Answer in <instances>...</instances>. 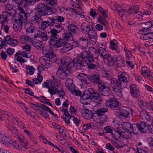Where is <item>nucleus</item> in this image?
I'll list each match as a JSON object with an SVG mask.
<instances>
[{"label":"nucleus","instance_id":"obj_54","mask_svg":"<svg viewBox=\"0 0 153 153\" xmlns=\"http://www.w3.org/2000/svg\"><path fill=\"white\" fill-rule=\"evenodd\" d=\"M0 135L9 143L12 141V138L4 131H2L0 132Z\"/></svg>","mask_w":153,"mask_h":153},{"label":"nucleus","instance_id":"obj_51","mask_svg":"<svg viewBox=\"0 0 153 153\" xmlns=\"http://www.w3.org/2000/svg\"><path fill=\"white\" fill-rule=\"evenodd\" d=\"M100 76L98 74H96L93 75L91 77V82H93L94 83H97L99 84L100 82Z\"/></svg>","mask_w":153,"mask_h":153},{"label":"nucleus","instance_id":"obj_41","mask_svg":"<svg viewBox=\"0 0 153 153\" xmlns=\"http://www.w3.org/2000/svg\"><path fill=\"white\" fill-rule=\"evenodd\" d=\"M32 43L34 46L38 50H41L44 47L43 46L42 42L38 40L34 39L33 41L32 40Z\"/></svg>","mask_w":153,"mask_h":153},{"label":"nucleus","instance_id":"obj_1","mask_svg":"<svg viewBox=\"0 0 153 153\" xmlns=\"http://www.w3.org/2000/svg\"><path fill=\"white\" fill-rule=\"evenodd\" d=\"M57 0H44L43 4L39 3L37 5V8L35 10V15L31 18L33 22H38L41 19L40 17L43 13L46 15H51L52 13L51 8L57 3Z\"/></svg>","mask_w":153,"mask_h":153},{"label":"nucleus","instance_id":"obj_59","mask_svg":"<svg viewBox=\"0 0 153 153\" xmlns=\"http://www.w3.org/2000/svg\"><path fill=\"white\" fill-rule=\"evenodd\" d=\"M68 101L66 100L65 102L63 103L62 106L60 108V109L62 113L63 111H62V109L64 111H66V112H68Z\"/></svg>","mask_w":153,"mask_h":153},{"label":"nucleus","instance_id":"obj_6","mask_svg":"<svg viewBox=\"0 0 153 153\" xmlns=\"http://www.w3.org/2000/svg\"><path fill=\"white\" fill-rule=\"evenodd\" d=\"M110 82L116 97L118 98L122 97V86L121 82L115 78L111 79Z\"/></svg>","mask_w":153,"mask_h":153},{"label":"nucleus","instance_id":"obj_21","mask_svg":"<svg viewBox=\"0 0 153 153\" xmlns=\"http://www.w3.org/2000/svg\"><path fill=\"white\" fill-rule=\"evenodd\" d=\"M13 18L7 12H3L0 15V24H3L5 22H8L10 20H12Z\"/></svg>","mask_w":153,"mask_h":153},{"label":"nucleus","instance_id":"obj_38","mask_svg":"<svg viewBox=\"0 0 153 153\" xmlns=\"http://www.w3.org/2000/svg\"><path fill=\"white\" fill-rule=\"evenodd\" d=\"M126 10V12L128 13L129 14H135L139 10V7L138 5H135L130 7L128 10Z\"/></svg>","mask_w":153,"mask_h":153},{"label":"nucleus","instance_id":"obj_19","mask_svg":"<svg viewBox=\"0 0 153 153\" xmlns=\"http://www.w3.org/2000/svg\"><path fill=\"white\" fill-rule=\"evenodd\" d=\"M141 74L145 77H148L153 81V73H150L149 69L146 66H143L141 68Z\"/></svg>","mask_w":153,"mask_h":153},{"label":"nucleus","instance_id":"obj_62","mask_svg":"<svg viewBox=\"0 0 153 153\" xmlns=\"http://www.w3.org/2000/svg\"><path fill=\"white\" fill-rule=\"evenodd\" d=\"M98 9L104 17L106 18L108 17V13L106 10L100 6L98 7Z\"/></svg>","mask_w":153,"mask_h":153},{"label":"nucleus","instance_id":"obj_8","mask_svg":"<svg viewBox=\"0 0 153 153\" xmlns=\"http://www.w3.org/2000/svg\"><path fill=\"white\" fill-rule=\"evenodd\" d=\"M77 57L79 59L84 62L86 64H88V62H92L94 61L93 57L89 56L87 51H84L80 53L77 55Z\"/></svg>","mask_w":153,"mask_h":153},{"label":"nucleus","instance_id":"obj_31","mask_svg":"<svg viewBox=\"0 0 153 153\" xmlns=\"http://www.w3.org/2000/svg\"><path fill=\"white\" fill-rule=\"evenodd\" d=\"M140 115L142 119L144 120L149 121L150 117L148 113L145 110L142 109L139 112Z\"/></svg>","mask_w":153,"mask_h":153},{"label":"nucleus","instance_id":"obj_26","mask_svg":"<svg viewBox=\"0 0 153 153\" xmlns=\"http://www.w3.org/2000/svg\"><path fill=\"white\" fill-rule=\"evenodd\" d=\"M101 97L100 94L97 92H94L93 88V92H91L90 99L94 102L99 103L101 100Z\"/></svg>","mask_w":153,"mask_h":153},{"label":"nucleus","instance_id":"obj_34","mask_svg":"<svg viewBox=\"0 0 153 153\" xmlns=\"http://www.w3.org/2000/svg\"><path fill=\"white\" fill-rule=\"evenodd\" d=\"M111 142L113 145L117 149L123 147L124 145V143L122 140H119L116 138L114 140H111Z\"/></svg>","mask_w":153,"mask_h":153},{"label":"nucleus","instance_id":"obj_57","mask_svg":"<svg viewBox=\"0 0 153 153\" xmlns=\"http://www.w3.org/2000/svg\"><path fill=\"white\" fill-rule=\"evenodd\" d=\"M63 85L61 83L58 84L54 83V87L53 88V90L55 91V93L54 95L56 93L57 91L60 90H62L63 89Z\"/></svg>","mask_w":153,"mask_h":153},{"label":"nucleus","instance_id":"obj_44","mask_svg":"<svg viewBox=\"0 0 153 153\" xmlns=\"http://www.w3.org/2000/svg\"><path fill=\"white\" fill-rule=\"evenodd\" d=\"M98 53L100 54L101 56L104 59H105L107 57L109 54L107 51L105 49L102 47H100L98 49Z\"/></svg>","mask_w":153,"mask_h":153},{"label":"nucleus","instance_id":"obj_13","mask_svg":"<svg viewBox=\"0 0 153 153\" xmlns=\"http://www.w3.org/2000/svg\"><path fill=\"white\" fill-rule=\"evenodd\" d=\"M146 31H143L139 30V34H141L140 38L141 39L143 40H149V39H152L153 40V32H149Z\"/></svg>","mask_w":153,"mask_h":153},{"label":"nucleus","instance_id":"obj_58","mask_svg":"<svg viewBox=\"0 0 153 153\" xmlns=\"http://www.w3.org/2000/svg\"><path fill=\"white\" fill-rule=\"evenodd\" d=\"M105 59H107L108 61V64L110 66H112L114 64L115 61L114 58L111 55H109V54Z\"/></svg>","mask_w":153,"mask_h":153},{"label":"nucleus","instance_id":"obj_42","mask_svg":"<svg viewBox=\"0 0 153 153\" xmlns=\"http://www.w3.org/2000/svg\"><path fill=\"white\" fill-rule=\"evenodd\" d=\"M86 65L84 62L78 59L76 60L75 64L74 63V66L77 70H80L82 67L86 66Z\"/></svg>","mask_w":153,"mask_h":153},{"label":"nucleus","instance_id":"obj_55","mask_svg":"<svg viewBox=\"0 0 153 153\" xmlns=\"http://www.w3.org/2000/svg\"><path fill=\"white\" fill-rule=\"evenodd\" d=\"M50 146L55 148L59 152H61V153H66L65 149L59 145L57 146L52 143Z\"/></svg>","mask_w":153,"mask_h":153},{"label":"nucleus","instance_id":"obj_11","mask_svg":"<svg viewBox=\"0 0 153 153\" xmlns=\"http://www.w3.org/2000/svg\"><path fill=\"white\" fill-rule=\"evenodd\" d=\"M51 33V42H49V45L50 47L51 48V45L54 44H56V43L60 41V37L59 35L57 34V32L56 31L53 29L51 30L50 31Z\"/></svg>","mask_w":153,"mask_h":153},{"label":"nucleus","instance_id":"obj_35","mask_svg":"<svg viewBox=\"0 0 153 153\" xmlns=\"http://www.w3.org/2000/svg\"><path fill=\"white\" fill-rule=\"evenodd\" d=\"M11 122L12 123H14L16 125H17L20 128L23 129L26 128L25 124L18 118L12 117V119Z\"/></svg>","mask_w":153,"mask_h":153},{"label":"nucleus","instance_id":"obj_14","mask_svg":"<svg viewBox=\"0 0 153 153\" xmlns=\"http://www.w3.org/2000/svg\"><path fill=\"white\" fill-rule=\"evenodd\" d=\"M27 20L19 18V19L15 21L13 25V28L15 32H20L22 28V24Z\"/></svg>","mask_w":153,"mask_h":153},{"label":"nucleus","instance_id":"obj_22","mask_svg":"<svg viewBox=\"0 0 153 153\" xmlns=\"http://www.w3.org/2000/svg\"><path fill=\"white\" fill-rule=\"evenodd\" d=\"M82 115L85 119L87 120H90L91 118L93 119L94 116L92 111L87 109H83L81 111Z\"/></svg>","mask_w":153,"mask_h":153},{"label":"nucleus","instance_id":"obj_23","mask_svg":"<svg viewBox=\"0 0 153 153\" xmlns=\"http://www.w3.org/2000/svg\"><path fill=\"white\" fill-rule=\"evenodd\" d=\"M105 104L107 106L114 108L119 106V102L115 98H111L106 102Z\"/></svg>","mask_w":153,"mask_h":153},{"label":"nucleus","instance_id":"obj_61","mask_svg":"<svg viewBox=\"0 0 153 153\" xmlns=\"http://www.w3.org/2000/svg\"><path fill=\"white\" fill-rule=\"evenodd\" d=\"M39 138L42 139L44 144H48L50 145L52 143L50 141L48 140L46 137L43 134H40L39 136Z\"/></svg>","mask_w":153,"mask_h":153},{"label":"nucleus","instance_id":"obj_16","mask_svg":"<svg viewBox=\"0 0 153 153\" xmlns=\"http://www.w3.org/2000/svg\"><path fill=\"white\" fill-rule=\"evenodd\" d=\"M69 69H66V68L62 67V66L59 67L56 72L57 76L62 79H64L66 78L67 74L66 71L68 70Z\"/></svg>","mask_w":153,"mask_h":153},{"label":"nucleus","instance_id":"obj_30","mask_svg":"<svg viewBox=\"0 0 153 153\" xmlns=\"http://www.w3.org/2000/svg\"><path fill=\"white\" fill-rule=\"evenodd\" d=\"M70 3L72 7L75 8L76 11L80 13H82L84 12V10L82 9V7L79 4L76 3L72 0L70 1Z\"/></svg>","mask_w":153,"mask_h":153},{"label":"nucleus","instance_id":"obj_10","mask_svg":"<svg viewBox=\"0 0 153 153\" xmlns=\"http://www.w3.org/2000/svg\"><path fill=\"white\" fill-rule=\"evenodd\" d=\"M42 87L44 88H47L48 92L51 95H54L55 93L53 90L54 83L51 79H47L42 83Z\"/></svg>","mask_w":153,"mask_h":153},{"label":"nucleus","instance_id":"obj_63","mask_svg":"<svg viewBox=\"0 0 153 153\" xmlns=\"http://www.w3.org/2000/svg\"><path fill=\"white\" fill-rule=\"evenodd\" d=\"M9 143L13 145L14 148L16 149L19 150H22V148L20 147L19 144L17 143L16 141L15 140L13 141L12 140V141H10Z\"/></svg>","mask_w":153,"mask_h":153},{"label":"nucleus","instance_id":"obj_27","mask_svg":"<svg viewBox=\"0 0 153 153\" xmlns=\"http://www.w3.org/2000/svg\"><path fill=\"white\" fill-rule=\"evenodd\" d=\"M78 78L82 83L86 85L89 84L91 82V80L88 78V76L84 73L79 74Z\"/></svg>","mask_w":153,"mask_h":153},{"label":"nucleus","instance_id":"obj_3","mask_svg":"<svg viewBox=\"0 0 153 153\" xmlns=\"http://www.w3.org/2000/svg\"><path fill=\"white\" fill-rule=\"evenodd\" d=\"M25 27L26 28V31L27 35L33 36L35 38H39L42 41H46L48 39V36L45 33L37 31V33H35L37 30L32 23H25Z\"/></svg>","mask_w":153,"mask_h":153},{"label":"nucleus","instance_id":"obj_40","mask_svg":"<svg viewBox=\"0 0 153 153\" xmlns=\"http://www.w3.org/2000/svg\"><path fill=\"white\" fill-rule=\"evenodd\" d=\"M143 23L145 24V26L142 28L140 30L144 31L145 30L146 31H148L149 30V32H153V30H152V28L151 27L152 26V23L151 21H149L147 22Z\"/></svg>","mask_w":153,"mask_h":153},{"label":"nucleus","instance_id":"obj_17","mask_svg":"<svg viewBox=\"0 0 153 153\" xmlns=\"http://www.w3.org/2000/svg\"><path fill=\"white\" fill-rule=\"evenodd\" d=\"M39 61L42 65L46 68H50L52 65V62L45 57H41Z\"/></svg>","mask_w":153,"mask_h":153},{"label":"nucleus","instance_id":"obj_29","mask_svg":"<svg viewBox=\"0 0 153 153\" xmlns=\"http://www.w3.org/2000/svg\"><path fill=\"white\" fill-rule=\"evenodd\" d=\"M129 75L126 72H122L118 76L119 81L120 82H121L124 83H126L129 80Z\"/></svg>","mask_w":153,"mask_h":153},{"label":"nucleus","instance_id":"obj_56","mask_svg":"<svg viewBox=\"0 0 153 153\" xmlns=\"http://www.w3.org/2000/svg\"><path fill=\"white\" fill-rule=\"evenodd\" d=\"M30 105L38 113V112L42 110V108L38 104L30 103Z\"/></svg>","mask_w":153,"mask_h":153},{"label":"nucleus","instance_id":"obj_32","mask_svg":"<svg viewBox=\"0 0 153 153\" xmlns=\"http://www.w3.org/2000/svg\"><path fill=\"white\" fill-rule=\"evenodd\" d=\"M67 29L69 31L74 35H76L79 31L78 27L73 24L69 25L67 26Z\"/></svg>","mask_w":153,"mask_h":153},{"label":"nucleus","instance_id":"obj_48","mask_svg":"<svg viewBox=\"0 0 153 153\" xmlns=\"http://www.w3.org/2000/svg\"><path fill=\"white\" fill-rule=\"evenodd\" d=\"M138 129L142 133H145L146 131V123L141 122L139 125H137Z\"/></svg>","mask_w":153,"mask_h":153},{"label":"nucleus","instance_id":"obj_2","mask_svg":"<svg viewBox=\"0 0 153 153\" xmlns=\"http://www.w3.org/2000/svg\"><path fill=\"white\" fill-rule=\"evenodd\" d=\"M113 128L119 135V138L127 139L131 137L132 133H134V128L132 125L128 122L121 123L117 120L113 121Z\"/></svg>","mask_w":153,"mask_h":153},{"label":"nucleus","instance_id":"obj_28","mask_svg":"<svg viewBox=\"0 0 153 153\" xmlns=\"http://www.w3.org/2000/svg\"><path fill=\"white\" fill-rule=\"evenodd\" d=\"M5 9L6 11L4 12H7L13 18L15 16L16 11L13 9V6L12 4H7L5 6Z\"/></svg>","mask_w":153,"mask_h":153},{"label":"nucleus","instance_id":"obj_20","mask_svg":"<svg viewBox=\"0 0 153 153\" xmlns=\"http://www.w3.org/2000/svg\"><path fill=\"white\" fill-rule=\"evenodd\" d=\"M42 52L43 54L49 59H52L56 57L53 51L50 49L48 46H45L42 48Z\"/></svg>","mask_w":153,"mask_h":153},{"label":"nucleus","instance_id":"obj_18","mask_svg":"<svg viewBox=\"0 0 153 153\" xmlns=\"http://www.w3.org/2000/svg\"><path fill=\"white\" fill-rule=\"evenodd\" d=\"M109 47L111 49L119 54L120 52L119 44L118 42L115 40H111L110 42Z\"/></svg>","mask_w":153,"mask_h":153},{"label":"nucleus","instance_id":"obj_25","mask_svg":"<svg viewBox=\"0 0 153 153\" xmlns=\"http://www.w3.org/2000/svg\"><path fill=\"white\" fill-rule=\"evenodd\" d=\"M49 21H44L41 22V28L43 30H45L49 26H51L53 25L54 23V20H56L54 18L49 17Z\"/></svg>","mask_w":153,"mask_h":153},{"label":"nucleus","instance_id":"obj_39","mask_svg":"<svg viewBox=\"0 0 153 153\" xmlns=\"http://www.w3.org/2000/svg\"><path fill=\"white\" fill-rule=\"evenodd\" d=\"M88 53L89 56L92 57H97L99 55L98 51L97 50L93 47H90L88 50Z\"/></svg>","mask_w":153,"mask_h":153},{"label":"nucleus","instance_id":"obj_60","mask_svg":"<svg viewBox=\"0 0 153 153\" xmlns=\"http://www.w3.org/2000/svg\"><path fill=\"white\" fill-rule=\"evenodd\" d=\"M72 89V91L70 90L69 91L72 93L73 95L78 96H81V91L78 89H76L75 87L74 88H73Z\"/></svg>","mask_w":153,"mask_h":153},{"label":"nucleus","instance_id":"obj_45","mask_svg":"<svg viewBox=\"0 0 153 153\" xmlns=\"http://www.w3.org/2000/svg\"><path fill=\"white\" fill-rule=\"evenodd\" d=\"M73 80L72 79L70 78H68L65 82V85L69 91L71 90L72 88L74 87V85L73 83Z\"/></svg>","mask_w":153,"mask_h":153},{"label":"nucleus","instance_id":"obj_24","mask_svg":"<svg viewBox=\"0 0 153 153\" xmlns=\"http://www.w3.org/2000/svg\"><path fill=\"white\" fill-rule=\"evenodd\" d=\"M4 40L6 43L12 47H15L18 44L17 40L13 39L10 35H7L6 36L4 37Z\"/></svg>","mask_w":153,"mask_h":153},{"label":"nucleus","instance_id":"obj_50","mask_svg":"<svg viewBox=\"0 0 153 153\" xmlns=\"http://www.w3.org/2000/svg\"><path fill=\"white\" fill-rule=\"evenodd\" d=\"M118 113L119 115L122 116L124 118L128 117L130 113L127 110H123L122 109H119Z\"/></svg>","mask_w":153,"mask_h":153},{"label":"nucleus","instance_id":"obj_46","mask_svg":"<svg viewBox=\"0 0 153 153\" xmlns=\"http://www.w3.org/2000/svg\"><path fill=\"white\" fill-rule=\"evenodd\" d=\"M63 111L62 113L65 116V117L63 118V120L64 121L65 123H67V125L70 124V119L71 117V116L68 113V112H66V111H64L62 109Z\"/></svg>","mask_w":153,"mask_h":153},{"label":"nucleus","instance_id":"obj_15","mask_svg":"<svg viewBox=\"0 0 153 153\" xmlns=\"http://www.w3.org/2000/svg\"><path fill=\"white\" fill-rule=\"evenodd\" d=\"M15 3L25 8L29 5H33L35 4L36 0H14Z\"/></svg>","mask_w":153,"mask_h":153},{"label":"nucleus","instance_id":"obj_5","mask_svg":"<svg viewBox=\"0 0 153 153\" xmlns=\"http://www.w3.org/2000/svg\"><path fill=\"white\" fill-rule=\"evenodd\" d=\"M51 49L52 50L56 51L57 49L63 46L61 48L60 51L62 53H66L73 49L72 45L70 43H65L64 39H60L56 44L52 45Z\"/></svg>","mask_w":153,"mask_h":153},{"label":"nucleus","instance_id":"obj_52","mask_svg":"<svg viewBox=\"0 0 153 153\" xmlns=\"http://www.w3.org/2000/svg\"><path fill=\"white\" fill-rule=\"evenodd\" d=\"M123 48L125 53L126 59H134L130 51L128 50L127 49L125 45H124Z\"/></svg>","mask_w":153,"mask_h":153},{"label":"nucleus","instance_id":"obj_12","mask_svg":"<svg viewBox=\"0 0 153 153\" xmlns=\"http://www.w3.org/2000/svg\"><path fill=\"white\" fill-rule=\"evenodd\" d=\"M86 31L89 38L96 39L97 38V31L93 28L92 26L90 25L87 26L86 27Z\"/></svg>","mask_w":153,"mask_h":153},{"label":"nucleus","instance_id":"obj_37","mask_svg":"<svg viewBox=\"0 0 153 153\" xmlns=\"http://www.w3.org/2000/svg\"><path fill=\"white\" fill-rule=\"evenodd\" d=\"M16 3V4H17V6L18 7V9L20 11V12L19 14V18H20V19L21 18L25 19V20H27V13L24 12L23 9L22 7H22V6L19 5V4L17 3Z\"/></svg>","mask_w":153,"mask_h":153},{"label":"nucleus","instance_id":"obj_64","mask_svg":"<svg viewBox=\"0 0 153 153\" xmlns=\"http://www.w3.org/2000/svg\"><path fill=\"white\" fill-rule=\"evenodd\" d=\"M22 56L25 58H29L31 56V53L30 51H23L22 52Z\"/></svg>","mask_w":153,"mask_h":153},{"label":"nucleus","instance_id":"obj_47","mask_svg":"<svg viewBox=\"0 0 153 153\" xmlns=\"http://www.w3.org/2000/svg\"><path fill=\"white\" fill-rule=\"evenodd\" d=\"M101 75L103 77L109 79H110L113 76V74L111 71L105 70L102 71Z\"/></svg>","mask_w":153,"mask_h":153},{"label":"nucleus","instance_id":"obj_49","mask_svg":"<svg viewBox=\"0 0 153 153\" xmlns=\"http://www.w3.org/2000/svg\"><path fill=\"white\" fill-rule=\"evenodd\" d=\"M4 117L5 118H7V120L10 121H11V120L12 119V117H14L12 116H10L8 115L7 113V112L3 111H1L0 113V120H2V117Z\"/></svg>","mask_w":153,"mask_h":153},{"label":"nucleus","instance_id":"obj_36","mask_svg":"<svg viewBox=\"0 0 153 153\" xmlns=\"http://www.w3.org/2000/svg\"><path fill=\"white\" fill-rule=\"evenodd\" d=\"M19 40L22 43L25 44H31L32 42V39L25 35L21 36Z\"/></svg>","mask_w":153,"mask_h":153},{"label":"nucleus","instance_id":"obj_7","mask_svg":"<svg viewBox=\"0 0 153 153\" xmlns=\"http://www.w3.org/2000/svg\"><path fill=\"white\" fill-rule=\"evenodd\" d=\"M98 91L103 95L107 96L110 94V88L108 83L101 81L98 85Z\"/></svg>","mask_w":153,"mask_h":153},{"label":"nucleus","instance_id":"obj_53","mask_svg":"<svg viewBox=\"0 0 153 153\" xmlns=\"http://www.w3.org/2000/svg\"><path fill=\"white\" fill-rule=\"evenodd\" d=\"M26 69L27 73L30 75H33L35 71L34 67L30 65H26Z\"/></svg>","mask_w":153,"mask_h":153},{"label":"nucleus","instance_id":"obj_9","mask_svg":"<svg viewBox=\"0 0 153 153\" xmlns=\"http://www.w3.org/2000/svg\"><path fill=\"white\" fill-rule=\"evenodd\" d=\"M61 63V66L66 69H69L74 66V62L72 59L68 56H64L62 57Z\"/></svg>","mask_w":153,"mask_h":153},{"label":"nucleus","instance_id":"obj_43","mask_svg":"<svg viewBox=\"0 0 153 153\" xmlns=\"http://www.w3.org/2000/svg\"><path fill=\"white\" fill-rule=\"evenodd\" d=\"M63 36L64 39L68 41L72 40L73 38L72 33L68 30H64Z\"/></svg>","mask_w":153,"mask_h":153},{"label":"nucleus","instance_id":"obj_4","mask_svg":"<svg viewBox=\"0 0 153 153\" xmlns=\"http://www.w3.org/2000/svg\"><path fill=\"white\" fill-rule=\"evenodd\" d=\"M108 109L106 108H102L99 109L94 114L93 117V120L97 123L102 124L107 121L108 118L104 114L108 111Z\"/></svg>","mask_w":153,"mask_h":153},{"label":"nucleus","instance_id":"obj_33","mask_svg":"<svg viewBox=\"0 0 153 153\" xmlns=\"http://www.w3.org/2000/svg\"><path fill=\"white\" fill-rule=\"evenodd\" d=\"M93 92V88H89L88 90H85L83 91L82 95L81 98L82 100H86L90 99L91 92Z\"/></svg>","mask_w":153,"mask_h":153}]
</instances>
